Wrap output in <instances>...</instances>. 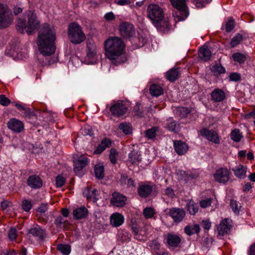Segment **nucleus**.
<instances>
[{
  "label": "nucleus",
  "mask_w": 255,
  "mask_h": 255,
  "mask_svg": "<svg viewBox=\"0 0 255 255\" xmlns=\"http://www.w3.org/2000/svg\"><path fill=\"white\" fill-rule=\"evenodd\" d=\"M66 222L65 221H63V218L61 216L57 217L55 221L54 224L57 228H65L64 224Z\"/></svg>",
  "instance_id": "52"
},
{
  "label": "nucleus",
  "mask_w": 255,
  "mask_h": 255,
  "mask_svg": "<svg viewBox=\"0 0 255 255\" xmlns=\"http://www.w3.org/2000/svg\"><path fill=\"white\" fill-rule=\"evenodd\" d=\"M149 246L153 250H157L159 249L160 244L155 240H153L149 244Z\"/></svg>",
  "instance_id": "63"
},
{
  "label": "nucleus",
  "mask_w": 255,
  "mask_h": 255,
  "mask_svg": "<svg viewBox=\"0 0 255 255\" xmlns=\"http://www.w3.org/2000/svg\"><path fill=\"white\" fill-rule=\"evenodd\" d=\"M180 114V117L184 118L187 116L188 114L190 113V110L185 107L179 108L178 110Z\"/></svg>",
  "instance_id": "53"
},
{
  "label": "nucleus",
  "mask_w": 255,
  "mask_h": 255,
  "mask_svg": "<svg viewBox=\"0 0 255 255\" xmlns=\"http://www.w3.org/2000/svg\"><path fill=\"white\" fill-rule=\"evenodd\" d=\"M232 58L235 61L238 62L240 63H243L246 60V58L244 55L240 53L233 54Z\"/></svg>",
  "instance_id": "46"
},
{
  "label": "nucleus",
  "mask_w": 255,
  "mask_h": 255,
  "mask_svg": "<svg viewBox=\"0 0 255 255\" xmlns=\"http://www.w3.org/2000/svg\"><path fill=\"white\" fill-rule=\"evenodd\" d=\"M111 224L114 227H119L124 222V217L119 213L113 214L110 218Z\"/></svg>",
  "instance_id": "29"
},
{
  "label": "nucleus",
  "mask_w": 255,
  "mask_h": 255,
  "mask_svg": "<svg viewBox=\"0 0 255 255\" xmlns=\"http://www.w3.org/2000/svg\"><path fill=\"white\" fill-rule=\"evenodd\" d=\"M151 20L152 23L157 28L168 27V20L164 18V17H148Z\"/></svg>",
  "instance_id": "17"
},
{
  "label": "nucleus",
  "mask_w": 255,
  "mask_h": 255,
  "mask_svg": "<svg viewBox=\"0 0 255 255\" xmlns=\"http://www.w3.org/2000/svg\"><path fill=\"white\" fill-rule=\"evenodd\" d=\"M23 111H24V115L25 117L28 118H30L33 116L36 117V114L33 111H31L29 108H25V110H23Z\"/></svg>",
  "instance_id": "61"
},
{
  "label": "nucleus",
  "mask_w": 255,
  "mask_h": 255,
  "mask_svg": "<svg viewBox=\"0 0 255 255\" xmlns=\"http://www.w3.org/2000/svg\"><path fill=\"white\" fill-rule=\"evenodd\" d=\"M214 176L217 182L225 183L229 180V171L227 168H221L216 171Z\"/></svg>",
  "instance_id": "7"
},
{
  "label": "nucleus",
  "mask_w": 255,
  "mask_h": 255,
  "mask_svg": "<svg viewBox=\"0 0 255 255\" xmlns=\"http://www.w3.org/2000/svg\"><path fill=\"white\" fill-rule=\"evenodd\" d=\"M246 169V167L241 165H240L238 167L232 168L235 175L241 179L244 178L245 177L247 171Z\"/></svg>",
  "instance_id": "32"
},
{
  "label": "nucleus",
  "mask_w": 255,
  "mask_h": 255,
  "mask_svg": "<svg viewBox=\"0 0 255 255\" xmlns=\"http://www.w3.org/2000/svg\"><path fill=\"white\" fill-rule=\"evenodd\" d=\"M235 25V20L233 18H230L226 23L225 29L228 33L231 32L234 28Z\"/></svg>",
  "instance_id": "47"
},
{
  "label": "nucleus",
  "mask_w": 255,
  "mask_h": 255,
  "mask_svg": "<svg viewBox=\"0 0 255 255\" xmlns=\"http://www.w3.org/2000/svg\"><path fill=\"white\" fill-rule=\"evenodd\" d=\"M57 250L64 255H68L71 251V247L68 245L59 244L57 246Z\"/></svg>",
  "instance_id": "41"
},
{
  "label": "nucleus",
  "mask_w": 255,
  "mask_h": 255,
  "mask_svg": "<svg viewBox=\"0 0 255 255\" xmlns=\"http://www.w3.org/2000/svg\"><path fill=\"white\" fill-rule=\"evenodd\" d=\"M112 144L111 140L107 138H104L102 139L100 144L96 147V149L94 151V153L96 154H100L104 151L106 148L109 147Z\"/></svg>",
  "instance_id": "20"
},
{
  "label": "nucleus",
  "mask_w": 255,
  "mask_h": 255,
  "mask_svg": "<svg viewBox=\"0 0 255 255\" xmlns=\"http://www.w3.org/2000/svg\"><path fill=\"white\" fill-rule=\"evenodd\" d=\"M158 130L159 128L157 127H154L148 129L145 131V136L148 139H153L155 137Z\"/></svg>",
  "instance_id": "39"
},
{
  "label": "nucleus",
  "mask_w": 255,
  "mask_h": 255,
  "mask_svg": "<svg viewBox=\"0 0 255 255\" xmlns=\"http://www.w3.org/2000/svg\"><path fill=\"white\" fill-rule=\"evenodd\" d=\"M105 48L106 57L114 65L118 66L127 61L124 54L125 46L121 38L114 37L107 39L105 42Z\"/></svg>",
  "instance_id": "2"
},
{
  "label": "nucleus",
  "mask_w": 255,
  "mask_h": 255,
  "mask_svg": "<svg viewBox=\"0 0 255 255\" xmlns=\"http://www.w3.org/2000/svg\"><path fill=\"white\" fill-rule=\"evenodd\" d=\"M81 132L82 134L84 136H86V135L92 136L94 134L92 129L90 128H81Z\"/></svg>",
  "instance_id": "59"
},
{
  "label": "nucleus",
  "mask_w": 255,
  "mask_h": 255,
  "mask_svg": "<svg viewBox=\"0 0 255 255\" xmlns=\"http://www.w3.org/2000/svg\"><path fill=\"white\" fill-rule=\"evenodd\" d=\"M12 21V17H0V28L8 27Z\"/></svg>",
  "instance_id": "38"
},
{
  "label": "nucleus",
  "mask_w": 255,
  "mask_h": 255,
  "mask_svg": "<svg viewBox=\"0 0 255 255\" xmlns=\"http://www.w3.org/2000/svg\"><path fill=\"white\" fill-rule=\"evenodd\" d=\"M180 71L177 68H172L168 70L165 74L166 79L171 82H173L180 76Z\"/></svg>",
  "instance_id": "25"
},
{
  "label": "nucleus",
  "mask_w": 255,
  "mask_h": 255,
  "mask_svg": "<svg viewBox=\"0 0 255 255\" xmlns=\"http://www.w3.org/2000/svg\"><path fill=\"white\" fill-rule=\"evenodd\" d=\"M212 202V199L211 198H207L205 200H203L200 201V205L202 208H206L211 205Z\"/></svg>",
  "instance_id": "60"
},
{
  "label": "nucleus",
  "mask_w": 255,
  "mask_h": 255,
  "mask_svg": "<svg viewBox=\"0 0 255 255\" xmlns=\"http://www.w3.org/2000/svg\"><path fill=\"white\" fill-rule=\"evenodd\" d=\"M96 177L99 179H103L105 176L104 167L101 164H96L94 167Z\"/></svg>",
  "instance_id": "36"
},
{
  "label": "nucleus",
  "mask_w": 255,
  "mask_h": 255,
  "mask_svg": "<svg viewBox=\"0 0 255 255\" xmlns=\"http://www.w3.org/2000/svg\"><path fill=\"white\" fill-rule=\"evenodd\" d=\"M152 186L149 185H141L138 188V193L142 198L147 197L152 191Z\"/></svg>",
  "instance_id": "21"
},
{
  "label": "nucleus",
  "mask_w": 255,
  "mask_h": 255,
  "mask_svg": "<svg viewBox=\"0 0 255 255\" xmlns=\"http://www.w3.org/2000/svg\"><path fill=\"white\" fill-rule=\"evenodd\" d=\"M47 210V204L45 203L41 204L37 208V211L41 215L44 214Z\"/></svg>",
  "instance_id": "62"
},
{
  "label": "nucleus",
  "mask_w": 255,
  "mask_h": 255,
  "mask_svg": "<svg viewBox=\"0 0 255 255\" xmlns=\"http://www.w3.org/2000/svg\"><path fill=\"white\" fill-rule=\"evenodd\" d=\"M56 34L54 28L48 23H44L38 31L36 44L41 54L51 56L56 50Z\"/></svg>",
  "instance_id": "1"
},
{
  "label": "nucleus",
  "mask_w": 255,
  "mask_h": 255,
  "mask_svg": "<svg viewBox=\"0 0 255 255\" xmlns=\"http://www.w3.org/2000/svg\"><path fill=\"white\" fill-rule=\"evenodd\" d=\"M169 214L175 222L179 223L183 220L185 212L183 209L173 208L170 209Z\"/></svg>",
  "instance_id": "13"
},
{
  "label": "nucleus",
  "mask_w": 255,
  "mask_h": 255,
  "mask_svg": "<svg viewBox=\"0 0 255 255\" xmlns=\"http://www.w3.org/2000/svg\"><path fill=\"white\" fill-rule=\"evenodd\" d=\"M22 207L23 210H24L25 211H29L32 207V204L31 202L27 200H24L22 201Z\"/></svg>",
  "instance_id": "54"
},
{
  "label": "nucleus",
  "mask_w": 255,
  "mask_h": 255,
  "mask_svg": "<svg viewBox=\"0 0 255 255\" xmlns=\"http://www.w3.org/2000/svg\"><path fill=\"white\" fill-rule=\"evenodd\" d=\"M87 55L89 58H92L96 54V46L91 41L87 42Z\"/></svg>",
  "instance_id": "33"
},
{
  "label": "nucleus",
  "mask_w": 255,
  "mask_h": 255,
  "mask_svg": "<svg viewBox=\"0 0 255 255\" xmlns=\"http://www.w3.org/2000/svg\"><path fill=\"white\" fill-rule=\"evenodd\" d=\"M182 179L185 181L186 183L188 181L197 178L199 176V174L196 172H191L188 171H183V173L181 174Z\"/></svg>",
  "instance_id": "35"
},
{
  "label": "nucleus",
  "mask_w": 255,
  "mask_h": 255,
  "mask_svg": "<svg viewBox=\"0 0 255 255\" xmlns=\"http://www.w3.org/2000/svg\"><path fill=\"white\" fill-rule=\"evenodd\" d=\"M210 69L216 76L226 72L225 68L221 64H216L213 65Z\"/></svg>",
  "instance_id": "34"
},
{
  "label": "nucleus",
  "mask_w": 255,
  "mask_h": 255,
  "mask_svg": "<svg viewBox=\"0 0 255 255\" xmlns=\"http://www.w3.org/2000/svg\"><path fill=\"white\" fill-rule=\"evenodd\" d=\"M10 103L9 99L6 97L4 95H0V104L4 106H7Z\"/></svg>",
  "instance_id": "57"
},
{
  "label": "nucleus",
  "mask_w": 255,
  "mask_h": 255,
  "mask_svg": "<svg viewBox=\"0 0 255 255\" xmlns=\"http://www.w3.org/2000/svg\"><path fill=\"white\" fill-rule=\"evenodd\" d=\"M211 0H194L193 3L197 8H202L209 3Z\"/></svg>",
  "instance_id": "48"
},
{
  "label": "nucleus",
  "mask_w": 255,
  "mask_h": 255,
  "mask_svg": "<svg viewBox=\"0 0 255 255\" xmlns=\"http://www.w3.org/2000/svg\"><path fill=\"white\" fill-rule=\"evenodd\" d=\"M11 14L10 10L6 4L0 3V16H8Z\"/></svg>",
  "instance_id": "45"
},
{
  "label": "nucleus",
  "mask_w": 255,
  "mask_h": 255,
  "mask_svg": "<svg viewBox=\"0 0 255 255\" xmlns=\"http://www.w3.org/2000/svg\"><path fill=\"white\" fill-rule=\"evenodd\" d=\"M28 233L34 237L38 238L41 241L44 240L46 236L45 231L39 226L30 229L28 231Z\"/></svg>",
  "instance_id": "18"
},
{
  "label": "nucleus",
  "mask_w": 255,
  "mask_h": 255,
  "mask_svg": "<svg viewBox=\"0 0 255 255\" xmlns=\"http://www.w3.org/2000/svg\"><path fill=\"white\" fill-rule=\"evenodd\" d=\"M119 30L121 36L123 38H131L135 34L133 25L128 22H121L119 25Z\"/></svg>",
  "instance_id": "5"
},
{
  "label": "nucleus",
  "mask_w": 255,
  "mask_h": 255,
  "mask_svg": "<svg viewBox=\"0 0 255 255\" xmlns=\"http://www.w3.org/2000/svg\"><path fill=\"white\" fill-rule=\"evenodd\" d=\"M8 237L11 240H14L16 237V230L14 228H11L9 230L8 232Z\"/></svg>",
  "instance_id": "64"
},
{
  "label": "nucleus",
  "mask_w": 255,
  "mask_h": 255,
  "mask_svg": "<svg viewBox=\"0 0 255 255\" xmlns=\"http://www.w3.org/2000/svg\"><path fill=\"white\" fill-rule=\"evenodd\" d=\"M19 17L16 20V29L22 33L26 32L28 35L35 33L39 27L40 21L37 17Z\"/></svg>",
  "instance_id": "3"
},
{
  "label": "nucleus",
  "mask_w": 255,
  "mask_h": 255,
  "mask_svg": "<svg viewBox=\"0 0 255 255\" xmlns=\"http://www.w3.org/2000/svg\"><path fill=\"white\" fill-rule=\"evenodd\" d=\"M139 104L137 103L133 108V111L135 113V115L139 118H142L144 117V114L142 111H140Z\"/></svg>",
  "instance_id": "58"
},
{
  "label": "nucleus",
  "mask_w": 255,
  "mask_h": 255,
  "mask_svg": "<svg viewBox=\"0 0 255 255\" xmlns=\"http://www.w3.org/2000/svg\"><path fill=\"white\" fill-rule=\"evenodd\" d=\"M173 145L176 152L179 155H184L188 150V145L180 140H174Z\"/></svg>",
  "instance_id": "11"
},
{
  "label": "nucleus",
  "mask_w": 255,
  "mask_h": 255,
  "mask_svg": "<svg viewBox=\"0 0 255 255\" xmlns=\"http://www.w3.org/2000/svg\"><path fill=\"white\" fill-rule=\"evenodd\" d=\"M230 206L235 213L237 214L239 213L240 210L241 208L240 203L235 200L231 199L230 200Z\"/></svg>",
  "instance_id": "44"
},
{
  "label": "nucleus",
  "mask_w": 255,
  "mask_h": 255,
  "mask_svg": "<svg viewBox=\"0 0 255 255\" xmlns=\"http://www.w3.org/2000/svg\"><path fill=\"white\" fill-rule=\"evenodd\" d=\"M118 154L117 150L115 148H111L110 149L109 158L111 162L113 164H116L117 162L116 155Z\"/></svg>",
  "instance_id": "49"
},
{
  "label": "nucleus",
  "mask_w": 255,
  "mask_h": 255,
  "mask_svg": "<svg viewBox=\"0 0 255 255\" xmlns=\"http://www.w3.org/2000/svg\"><path fill=\"white\" fill-rule=\"evenodd\" d=\"M231 228V225L229 224L228 219H224L221 222L219 226L218 227V234L219 235L223 236L225 234L228 233Z\"/></svg>",
  "instance_id": "24"
},
{
  "label": "nucleus",
  "mask_w": 255,
  "mask_h": 255,
  "mask_svg": "<svg viewBox=\"0 0 255 255\" xmlns=\"http://www.w3.org/2000/svg\"><path fill=\"white\" fill-rule=\"evenodd\" d=\"M150 94L154 97H158L163 94V90L161 87L157 84H152L149 88Z\"/></svg>",
  "instance_id": "30"
},
{
  "label": "nucleus",
  "mask_w": 255,
  "mask_h": 255,
  "mask_svg": "<svg viewBox=\"0 0 255 255\" xmlns=\"http://www.w3.org/2000/svg\"><path fill=\"white\" fill-rule=\"evenodd\" d=\"M165 128L168 130L174 133H178L180 130V125L175 121L169 119L167 121V123Z\"/></svg>",
  "instance_id": "27"
},
{
  "label": "nucleus",
  "mask_w": 255,
  "mask_h": 255,
  "mask_svg": "<svg viewBox=\"0 0 255 255\" xmlns=\"http://www.w3.org/2000/svg\"><path fill=\"white\" fill-rule=\"evenodd\" d=\"M143 213L146 218H150L153 216L154 212L152 208L146 207L143 210Z\"/></svg>",
  "instance_id": "51"
},
{
  "label": "nucleus",
  "mask_w": 255,
  "mask_h": 255,
  "mask_svg": "<svg viewBox=\"0 0 255 255\" xmlns=\"http://www.w3.org/2000/svg\"><path fill=\"white\" fill-rule=\"evenodd\" d=\"M172 6L179 10L181 16H188L189 11L186 4V0H170Z\"/></svg>",
  "instance_id": "8"
},
{
  "label": "nucleus",
  "mask_w": 255,
  "mask_h": 255,
  "mask_svg": "<svg viewBox=\"0 0 255 255\" xmlns=\"http://www.w3.org/2000/svg\"><path fill=\"white\" fill-rule=\"evenodd\" d=\"M200 231V228L198 224H195L193 227L188 225L184 228V232L188 236H191L194 234H198Z\"/></svg>",
  "instance_id": "31"
},
{
  "label": "nucleus",
  "mask_w": 255,
  "mask_h": 255,
  "mask_svg": "<svg viewBox=\"0 0 255 255\" xmlns=\"http://www.w3.org/2000/svg\"><path fill=\"white\" fill-rule=\"evenodd\" d=\"M167 243L170 247H177L181 243V239L177 235L168 234L167 236Z\"/></svg>",
  "instance_id": "19"
},
{
  "label": "nucleus",
  "mask_w": 255,
  "mask_h": 255,
  "mask_svg": "<svg viewBox=\"0 0 255 255\" xmlns=\"http://www.w3.org/2000/svg\"><path fill=\"white\" fill-rule=\"evenodd\" d=\"M97 192V190L96 189H94L91 191L90 188H87L83 191V195L86 196L88 199L92 198L93 196L96 195V193Z\"/></svg>",
  "instance_id": "50"
},
{
  "label": "nucleus",
  "mask_w": 255,
  "mask_h": 255,
  "mask_svg": "<svg viewBox=\"0 0 255 255\" xmlns=\"http://www.w3.org/2000/svg\"><path fill=\"white\" fill-rule=\"evenodd\" d=\"M119 128L126 134H130L132 129L131 125L126 122L120 124Z\"/></svg>",
  "instance_id": "40"
},
{
  "label": "nucleus",
  "mask_w": 255,
  "mask_h": 255,
  "mask_svg": "<svg viewBox=\"0 0 255 255\" xmlns=\"http://www.w3.org/2000/svg\"><path fill=\"white\" fill-rule=\"evenodd\" d=\"M27 184L32 189H39L42 186V180L38 176L32 175L28 177Z\"/></svg>",
  "instance_id": "12"
},
{
  "label": "nucleus",
  "mask_w": 255,
  "mask_h": 255,
  "mask_svg": "<svg viewBox=\"0 0 255 255\" xmlns=\"http://www.w3.org/2000/svg\"><path fill=\"white\" fill-rule=\"evenodd\" d=\"M128 158L132 164L139 162L141 160L140 152L137 149H133L128 154Z\"/></svg>",
  "instance_id": "28"
},
{
  "label": "nucleus",
  "mask_w": 255,
  "mask_h": 255,
  "mask_svg": "<svg viewBox=\"0 0 255 255\" xmlns=\"http://www.w3.org/2000/svg\"><path fill=\"white\" fill-rule=\"evenodd\" d=\"M187 210L189 211L190 214L194 215L198 211V205L195 203L193 201L190 200L187 204Z\"/></svg>",
  "instance_id": "37"
},
{
  "label": "nucleus",
  "mask_w": 255,
  "mask_h": 255,
  "mask_svg": "<svg viewBox=\"0 0 255 255\" xmlns=\"http://www.w3.org/2000/svg\"><path fill=\"white\" fill-rule=\"evenodd\" d=\"M127 110V106L122 101H118L116 103L112 105L110 109L112 115L116 117L123 116L126 113Z\"/></svg>",
  "instance_id": "6"
},
{
  "label": "nucleus",
  "mask_w": 255,
  "mask_h": 255,
  "mask_svg": "<svg viewBox=\"0 0 255 255\" xmlns=\"http://www.w3.org/2000/svg\"><path fill=\"white\" fill-rule=\"evenodd\" d=\"M88 159L86 157H81L74 162V171L77 173L88 164Z\"/></svg>",
  "instance_id": "26"
},
{
  "label": "nucleus",
  "mask_w": 255,
  "mask_h": 255,
  "mask_svg": "<svg viewBox=\"0 0 255 255\" xmlns=\"http://www.w3.org/2000/svg\"><path fill=\"white\" fill-rule=\"evenodd\" d=\"M148 16H163L164 12L163 9L157 4H151L147 7Z\"/></svg>",
  "instance_id": "15"
},
{
  "label": "nucleus",
  "mask_w": 255,
  "mask_h": 255,
  "mask_svg": "<svg viewBox=\"0 0 255 255\" xmlns=\"http://www.w3.org/2000/svg\"><path fill=\"white\" fill-rule=\"evenodd\" d=\"M67 33L70 41L75 45L81 43L86 39V35L82 27L76 22H72L69 24Z\"/></svg>",
  "instance_id": "4"
},
{
  "label": "nucleus",
  "mask_w": 255,
  "mask_h": 255,
  "mask_svg": "<svg viewBox=\"0 0 255 255\" xmlns=\"http://www.w3.org/2000/svg\"><path fill=\"white\" fill-rule=\"evenodd\" d=\"M126 197L125 196L119 193L115 192L112 194L111 203L115 206L122 207L126 205Z\"/></svg>",
  "instance_id": "10"
},
{
  "label": "nucleus",
  "mask_w": 255,
  "mask_h": 255,
  "mask_svg": "<svg viewBox=\"0 0 255 255\" xmlns=\"http://www.w3.org/2000/svg\"><path fill=\"white\" fill-rule=\"evenodd\" d=\"M241 75L240 74L235 72L230 74L229 79L231 81L238 82L241 80Z\"/></svg>",
  "instance_id": "56"
},
{
  "label": "nucleus",
  "mask_w": 255,
  "mask_h": 255,
  "mask_svg": "<svg viewBox=\"0 0 255 255\" xmlns=\"http://www.w3.org/2000/svg\"><path fill=\"white\" fill-rule=\"evenodd\" d=\"M199 57L205 62L210 60L211 57V51L208 47L204 45L199 50Z\"/></svg>",
  "instance_id": "16"
},
{
  "label": "nucleus",
  "mask_w": 255,
  "mask_h": 255,
  "mask_svg": "<svg viewBox=\"0 0 255 255\" xmlns=\"http://www.w3.org/2000/svg\"><path fill=\"white\" fill-rule=\"evenodd\" d=\"M242 137L243 136L240 133V130L239 129L236 128L232 131L231 133V138L234 141L239 142L241 140Z\"/></svg>",
  "instance_id": "43"
},
{
  "label": "nucleus",
  "mask_w": 255,
  "mask_h": 255,
  "mask_svg": "<svg viewBox=\"0 0 255 255\" xmlns=\"http://www.w3.org/2000/svg\"><path fill=\"white\" fill-rule=\"evenodd\" d=\"M243 40V35L240 33H237L231 40L230 45L232 47H235L238 45Z\"/></svg>",
  "instance_id": "42"
},
{
  "label": "nucleus",
  "mask_w": 255,
  "mask_h": 255,
  "mask_svg": "<svg viewBox=\"0 0 255 255\" xmlns=\"http://www.w3.org/2000/svg\"><path fill=\"white\" fill-rule=\"evenodd\" d=\"M201 134L208 140L217 143L219 142V138L217 133L213 130L204 128L201 130Z\"/></svg>",
  "instance_id": "14"
},
{
  "label": "nucleus",
  "mask_w": 255,
  "mask_h": 255,
  "mask_svg": "<svg viewBox=\"0 0 255 255\" xmlns=\"http://www.w3.org/2000/svg\"><path fill=\"white\" fill-rule=\"evenodd\" d=\"M8 128L15 132H20L24 129V125L20 121L12 118L9 120L7 123Z\"/></svg>",
  "instance_id": "9"
},
{
  "label": "nucleus",
  "mask_w": 255,
  "mask_h": 255,
  "mask_svg": "<svg viewBox=\"0 0 255 255\" xmlns=\"http://www.w3.org/2000/svg\"><path fill=\"white\" fill-rule=\"evenodd\" d=\"M212 100L215 102H220L223 101L225 98V94L224 92L220 89L214 90L211 93Z\"/></svg>",
  "instance_id": "23"
},
{
  "label": "nucleus",
  "mask_w": 255,
  "mask_h": 255,
  "mask_svg": "<svg viewBox=\"0 0 255 255\" xmlns=\"http://www.w3.org/2000/svg\"><path fill=\"white\" fill-rule=\"evenodd\" d=\"M57 187H61L65 183V179L62 176L58 175L55 179Z\"/></svg>",
  "instance_id": "55"
},
{
  "label": "nucleus",
  "mask_w": 255,
  "mask_h": 255,
  "mask_svg": "<svg viewBox=\"0 0 255 255\" xmlns=\"http://www.w3.org/2000/svg\"><path fill=\"white\" fill-rule=\"evenodd\" d=\"M88 210L84 206L81 207L73 210V214L74 219H80L87 217Z\"/></svg>",
  "instance_id": "22"
}]
</instances>
